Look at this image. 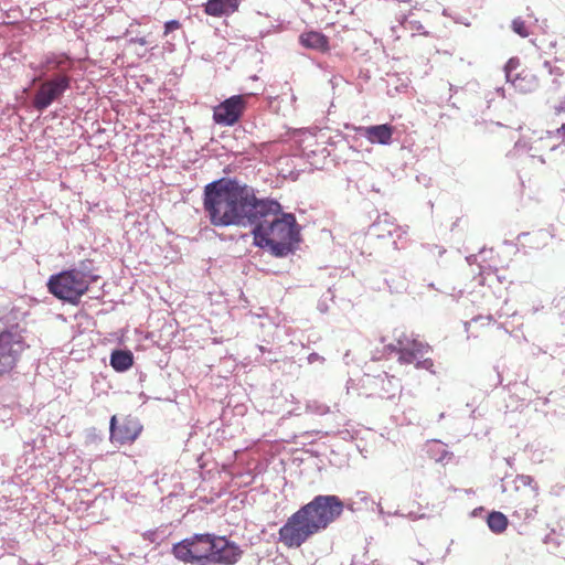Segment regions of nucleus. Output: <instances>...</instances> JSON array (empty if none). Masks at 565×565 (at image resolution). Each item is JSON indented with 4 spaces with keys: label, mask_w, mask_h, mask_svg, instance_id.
<instances>
[{
    "label": "nucleus",
    "mask_w": 565,
    "mask_h": 565,
    "mask_svg": "<svg viewBox=\"0 0 565 565\" xmlns=\"http://www.w3.org/2000/svg\"><path fill=\"white\" fill-rule=\"evenodd\" d=\"M213 535L205 533L186 537L172 546V554L183 563L209 565L210 554L214 546Z\"/></svg>",
    "instance_id": "nucleus-6"
},
{
    "label": "nucleus",
    "mask_w": 565,
    "mask_h": 565,
    "mask_svg": "<svg viewBox=\"0 0 565 565\" xmlns=\"http://www.w3.org/2000/svg\"><path fill=\"white\" fill-rule=\"evenodd\" d=\"M392 350L398 354V362L401 364H414L416 369L427 370L431 373L434 371V361L428 356L431 352V347L413 334L402 332L396 338V343Z\"/></svg>",
    "instance_id": "nucleus-5"
},
{
    "label": "nucleus",
    "mask_w": 565,
    "mask_h": 565,
    "mask_svg": "<svg viewBox=\"0 0 565 565\" xmlns=\"http://www.w3.org/2000/svg\"><path fill=\"white\" fill-rule=\"evenodd\" d=\"M213 545L210 564L234 565L243 555L239 546L225 536L213 535Z\"/></svg>",
    "instance_id": "nucleus-12"
},
{
    "label": "nucleus",
    "mask_w": 565,
    "mask_h": 565,
    "mask_svg": "<svg viewBox=\"0 0 565 565\" xmlns=\"http://www.w3.org/2000/svg\"><path fill=\"white\" fill-rule=\"evenodd\" d=\"M555 114L565 113V95L561 98L557 105L554 106Z\"/></svg>",
    "instance_id": "nucleus-21"
},
{
    "label": "nucleus",
    "mask_w": 565,
    "mask_h": 565,
    "mask_svg": "<svg viewBox=\"0 0 565 565\" xmlns=\"http://www.w3.org/2000/svg\"><path fill=\"white\" fill-rule=\"evenodd\" d=\"M504 71L508 82L522 94L532 93L540 85L539 77L533 70L523 66L518 57H511L507 62Z\"/></svg>",
    "instance_id": "nucleus-8"
},
{
    "label": "nucleus",
    "mask_w": 565,
    "mask_h": 565,
    "mask_svg": "<svg viewBox=\"0 0 565 565\" xmlns=\"http://www.w3.org/2000/svg\"><path fill=\"white\" fill-rule=\"evenodd\" d=\"M203 209L213 226L245 227L277 212L279 203L258 199L252 188L223 178L204 186Z\"/></svg>",
    "instance_id": "nucleus-1"
},
{
    "label": "nucleus",
    "mask_w": 565,
    "mask_h": 565,
    "mask_svg": "<svg viewBox=\"0 0 565 565\" xmlns=\"http://www.w3.org/2000/svg\"><path fill=\"white\" fill-rule=\"evenodd\" d=\"M26 348L22 335L8 330L0 332V379L17 367Z\"/></svg>",
    "instance_id": "nucleus-7"
},
{
    "label": "nucleus",
    "mask_w": 565,
    "mask_h": 565,
    "mask_svg": "<svg viewBox=\"0 0 565 565\" xmlns=\"http://www.w3.org/2000/svg\"><path fill=\"white\" fill-rule=\"evenodd\" d=\"M134 364V356L130 351L116 350L110 355V365L117 372H125Z\"/></svg>",
    "instance_id": "nucleus-16"
},
{
    "label": "nucleus",
    "mask_w": 565,
    "mask_h": 565,
    "mask_svg": "<svg viewBox=\"0 0 565 565\" xmlns=\"http://www.w3.org/2000/svg\"><path fill=\"white\" fill-rule=\"evenodd\" d=\"M511 28L514 33L520 35L521 38H527L530 35L529 25L522 18H515L512 23Z\"/></svg>",
    "instance_id": "nucleus-19"
},
{
    "label": "nucleus",
    "mask_w": 565,
    "mask_h": 565,
    "mask_svg": "<svg viewBox=\"0 0 565 565\" xmlns=\"http://www.w3.org/2000/svg\"><path fill=\"white\" fill-rule=\"evenodd\" d=\"M394 130V127L388 124L355 128V131L366 138L371 143L380 145H390Z\"/></svg>",
    "instance_id": "nucleus-13"
},
{
    "label": "nucleus",
    "mask_w": 565,
    "mask_h": 565,
    "mask_svg": "<svg viewBox=\"0 0 565 565\" xmlns=\"http://www.w3.org/2000/svg\"><path fill=\"white\" fill-rule=\"evenodd\" d=\"M131 44L147 45L148 41L145 36H136L129 40Z\"/></svg>",
    "instance_id": "nucleus-22"
},
{
    "label": "nucleus",
    "mask_w": 565,
    "mask_h": 565,
    "mask_svg": "<svg viewBox=\"0 0 565 565\" xmlns=\"http://www.w3.org/2000/svg\"><path fill=\"white\" fill-rule=\"evenodd\" d=\"M253 225L255 245L268 249L276 257L294 253L300 242V231L295 215L282 213L280 204L277 212L262 216Z\"/></svg>",
    "instance_id": "nucleus-3"
},
{
    "label": "nucleus",
    "mask_w": 565,
    "mask_h": 565,
    "mask_svg": "<svg viewBox=\"0 0 565 565\" xmlns=\"http://www.w3.org/2000/svg\"><path fill=\"white\" fill-rule=\"evenodd\" d=\"M66 64L71 67L72 60L65 54L54 55L46 60V65L51 66L52 70H61Z\"/></svg>",
    "instance_id": "nucleus-18"
},
{
    "label": "nucleus",
    "mask_w": 565,
    "mask_h": 565,
    "mask_svg": "<svg viewBox=\"0 0 565 565\" xmlns=\"http://www.w3.org/2000/svg\"><path fill=\"white\" fill-rule=\"evenodd\" d=\"M299 42L306 49L316 50L321 53H326L330 50L329 39L318 31L303 32L299 36Z\"/></svg>",
    "instance_id": "nucleus-14"
},
{
    "label": "nucleus",
    "mask_w": 565,
    "mask_h": 565,
    "mask_svg": "<svg viewBox=\"0 0 565 565\" xmlns=\"http://www.w3.org/2000/svg\"><path fill=\"white\" fill-rule=\"evenodd\" d=\"M71 86V77L66 74H57L53 78L41 84L33 97V106L36 110L46 109L54 100L60 98Z\"/></svg>",
    "instance_id": "nucleus-9"
},
{
    "label": "nucleus",
    "mask_w": 565,
    "mask_h": 565,
    "mask_svg": "<svg viewBox=\"0 0 565 565\" xmlns=\"http://www.w3.org/2000/svg\"><path fill=\"white\" fill-rule=\"evenodd\" d=\"M557 134L565 140V122L557 129Z\"/></svg>",
    "instance_id": "nucleus-23"
},
{
    "label": "nucleus",
    "mask_w": 565,
    "mask_h": 565,
    "mask_svg": "<svg viewBox=\"0 0 565 565\" xmlns=\"http://www.w3.org/2000/svg\"><path fill=\"white\" fill-rule=\"evenodd\" d=\"M250 94L234 95L213 108V120L221 126H234L243 116Z\"/></svg>",
    "instance_id": "nucleus-10"
},
{
    "label": "nucleus",
    "mask_w": 565,
    "mask_h": 565,
    "mask_svg": "<svg viewBox=\"0 0 565 565\" xmlns=\"http://www.w3.org/2000/svg\"><path fill=\"white\" fill-rule=\"evenodd\" d=\"M342 512L343 502L337 495H317L287 519L278 531V542L287 548H299Z\"/></svg>",
    "instance_id": "nucleus-2"
},
{
    "label": "nucleus",
    "mask_w": 565,
    "mask_h": 565,
    "mask_svg": "<svg viewBox=\"0 0 565 565\" xmlns=\"http://www.w3.org/2000/svg\"><path fill=\"white\" fill-rule=\"evenodd\" d=\"M109 424V439L113 444L119 446L135 443L143 429L140 422L130 415L121 419L114 415Z\"/></svg>",
    "instance_id": "nucleus-11"
},
{
    "label": "nucleus",
    "mask_w": 565,
    "mask_h": 565,
    "mask_svg": "<svg viewBox=\"0 0 565 565\" xmlns=\"http://www.w3.org/2000/svg\"><path fill=\"white\" fill-rule=\"evenodd\" d=\"M239 0H207L205 13L212 17L230 14L238 9Z\"/></svg>",
    "instance_id": "nucleus-15"
},
{
    "label": "nucleus",
    "mask_w": 565,
    "mask_h": 565,
    "mask_svg": "<svg viewBox=\"0 0 565 565\" xmlns=\"http://www.w3.org/2000/svg\"><path fill=\"white\" fill-rule=\"evenodd\" d=\"M488 525L494 533H502L508 527V519L501 512H491L488 516Z\"/></svg>",
    "instance_id": "nucleus-17"
},
{
    "label": "nucleus",
    "mask_w": 565,
    "mask_h": 565,
    "mask_svg": "<svg viewBox=\"0 0 565 565\" xmlns=\"http://www.w3.org/2000/svg\"><path fill=\"white\" fill-rule=\"evenodd\" d=\"M90 286L88 276L78 269L52 275L47 281L49 291L56 298L77 305Z\"/></svg>",
    "instance_id": "nucleus-4"
},
{
    "label": "nucleus",
    "mask_w": 565,
    "mask_h": 565,
    "mask_svg": "<svg viewBox=\"0 0 565 565\" xmlns=\"http://www.w3.org/2000/svg\"><path fill=\"white\" fill-rule=\"evenodd\" d=\"M181 29V23L178 20H171L164 23V32L163 35L167 36L171 32L178 31Z\"/></svg>",
    "instance_id": "nucleus-20"
}]
</instances>
